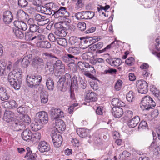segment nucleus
I'll return each mask as SVG.
<instances>
[{"label": "nucleus", "instance_id": "obj_1", "mask_svg": "<svg viewBox=\"0 0 160 160\" xmlns=\"http://www.w3.org/2000/svg\"><path fill=\"white\" fill-rule=\"evenodd\" d=\"M22 73L19 69L13 68L8 74V79L11 87L16 90L21 87L22 80Z\"/></svg>", "mask_w": 160, "mask_h": 160}, {"label": "nucleus", "instance_id": "obj_2", "mask_svg": "<svg viewBox=\"0 0 160 160\" xmlns=\"http://www.w3.org/2000/svg\"><path fill=\"white\" fill-rule=\"evenodd\" d=\"M14 115V113L12 111L5 110L3 120L8 122H10L12 127L15 129L23 128L24 124L19 122V120L13 117Z\"/></svg>", "mask_w": 160, "mask_h": 160}, {"label": "nucleus", "instance_id": "obj_3", "mask_svg": "<svg viewBox=\"0 0 160 160\" xmlns=\"http://www.w3.org/2000/svg\"><path fill=\"white\" fill-rule=\"evenodd\" d=\"M42 76L36 74H30L27 76L26 82L27 85L30 88H36L42 81Z\"/></svg>", "mask_w": 160, "mask_h": 160}, {"label": "nucleus", "instance_id": "obj_4", "mask_svg": "<svg viewBox=\"0 0 160 160\" xmlns=\"http://www.w3.org/2000/svg\"><path fill=\"white\" fill-rule=\"evenodd\" d=\"M25 39L27 41L37 42L38 41H42L45 38L44 35L37 34L32 32H26L25 33Z\"/></svg>", "mask_w": 160, "mask_h": 160}, {"label": "nucleus", "instance_id": "obj_5", "mask_svg": "<svg viewBox=\"0 0 160 160\" xmlns=\"http://www.w3.org/2000/svg\"><path fill=\"white\" fill-rule=\"evenodd\" d=\"M60 88H62L63 87L71 88L72 82L71 77L69 73H66L64 76L61 77L57 82Z\"/></svg>", "mask_w": 160, "mask_h": 160}, {"label": "nucleus", "instance_id": "obj_6", "mask_svg": "<svg viewBox=\"0 0 160 160\" xmlns=\"http://www.w3.org/2000/svg\"><path fill=\"white\" fill-rule=\"evenodd\" d=\"M59 133L57 130H52L51 134L54 146L56 148L59 147L62 142V137Z\"/></svg>", "mask_w": 160, "mask_h": 160}, {"label": "nucleus", "instance_id": "obj_7", "mask_svg": "<svg viewBox=\"0 0 160 160\" xmlns=\"http://www.w3.org/2000/svg\"><path fill=\"white\" fill-rule=\"evenodd\" d=\"M48 114L45 112H40L36 114L35 121L39 124H46L48 122Z\"/></svg>", "mask_w": 160, "mask_h": 160}, {"label": "nucleus", "instance_id": "obj_8", "mask_svg": "<svg viewBox=\"0 0 160 160\" xmlns=\"http://www.w3.org/2000/svg\"><path fill=\"white\" fill-rule=\"evenodd\" d=\"M137 90L141 94H146L148 92V84L143 80L137 81L136 83Z\"/></svg>", "mask_w": 160, "mask_h": 160}, {"label": "nucleus", "instance_id": "obj_9", "mask_svg": "<svg viewBox=\"0 0 160 160\" xmlns=\"http://www.w3.org/2000/svg\"><path fill=\"white\" fill-rule=\"evenodd\" d=\"M94 12L91 11H82L75 14V16L78 20L90 19L94 16Z\"/></svg>", "mask_w": 160, "mask_h": 160}, {"label": "nucleus", "instance_id": "obj_10", "mask_svg": "<svg viewBox=\"0 0 160 160\" xmlns=\"http://www.w3.org/2000/svg\"><path fill=\"white\" fill-rule=\"evenodd\" d=\"M50 112L52 118L55 120L63 118L64 116L63 112L59 108L52 107Z\"/></svg>", "mask_w": 160, "mask_h": 160}, {"label": "nucleus", "instance_id": "obj_11", "mask_svg": "<svg viewBox=\"0 0 160 160\" xmlns=\"http://www.w3.org/2000/svg\"><path fill=\"white\" fill-rule=\"evenodd\" d=\"M33 19L35 20L40 25H44L47 24L50 21L49 19L47 18L46 16L42 15L38 13H36L34 15Z\"/></svg>", "mask_w": 160, "mask_h": 160}, {"label": "nucleus", "instance_id": "obj_12", "mask_svg": "<svg viewBox=\"0 0 160 160\" xmlns=\"http://www.w3.org/2000/svg\"><path fill=\"white\" fill-rule=\"evenodd\" d=\"M155 42L156 43L152 47V53L160 60V37L156 39Z\"/></svg>", "mask_w": 160, "mask_h": 160}, {"label": "nucleus", "instance_id": "obj_13", "mask_svg": "<svg viewBox=\"0 0 160 160\" xmlns=\"http://www.w3.org/2000/svg\"><path fill=\"white\" fill-rule=\"evenodd\" d=\"M140 107L142 110H149L150 108V96L148 95L144 97L142 100Z\"/></svg>", "mask_w": 160, "mask_h": 160}, {"label": "nucleus", "instance_id": "obj_14", "mask_svg": "<svg viewBox=\"0 0 160 160\" xmlns=\"http://www.w3.org/2000/svg\"><path fill=\"white\" fill-rule=\"evenodd\" d=\"M55 129L54 130H57L58 132L61 131H64L66 129V125L64 122L60 119L55 121Z\"/></svg>", "mask_w": 160, "mask_h": 160}, {"label": "nucleus", "instance_id": "obj_15", "mask_svg": "<svg viewBox=\"0 0 160 160\" xmlns=\"http://www.w3.org/2000/svg\"><path fill=\"white\" fill-rule=\"evenodd\" d=\"M152 134L153 137V141L152 142L151 146L152 148H153V154L155 155H158L160 153V148L156 144V140H157V136L156 134L152 131Z\"/></svg>", "mask_w": 160, "mask_h": 160}, {"label": "nucleus", "instance_id": "obj_16", "mask_svg": "<svg viewBox=\"0 0 160 160\" xmlns=\"http://www.w3.org/2000/svg\"><path fill=\"white\" fill-rule=\"evenodd\" d=\"M20 121L19 120V122L24 124V128L21 129H15L16 131H19L20 130H22L26 128V124H29L31 121V119L27 115L24 114L20 116Z\"/></svg>", "mask_w": 160, "mask_h": 160}, {"label": "nucleus", "instance_id": "obj_17", "mask_svg": "<svg viewBox=\"0 0 160 160\" xmlns=\"http://www.w3.org/2000/svg\"><path fill=\"white\" fill-rule=\"evenodd\" d=\"M38 148L41 152H47L50 149V145L46 142L43 141L39 142Z\"/></svg>", "mask_w": 160, "mask_h": 160}, {"label": "nucleus", "instance_id": "obj_18", "mask_svg": "<svg viewBox=\"0 0 160 160\" xmlns=\"http://www.w3.org/2000/svg\"><path fill=\"white\" fill-rule=\"evenodd\" d=\"M13 16L11 11H7L5 12L3 15V20L6 24L10 23L12 20Z\"/></svg>", "mask_w": 160, "mask_h": 160}, {"label": "nucleus", "instance_id": "obj_19", "mask_svg": "<svg viewBox=\"0 0 160 160\" xmlns=\"http://www.w3.org/2000/svg\"><path fill=\"white\" fill-rule=\"evenodd\" d=\"M78 58L70 54H66L62 57L63 60L67 63H74L75 60L78 59Z\"/></svg>", "mask_w": 160, "mask_h": 160}, {"label": "nucleus", "instance_id": "obj_20", "mask_svg": "<svg viewBox=\"0 0 160 160\" xmlns=\"http://www.w3.org/2000/svg\"><path fill=\"white\" fill-rule=\"evenodd\" d=\"M85 98L89 102H95L97 100L96 94L90 90L86 91Z\"/></svg>", "mask_w": 160, "mask_h": 160}, {"label": "nucleus", "instance_id": "obj_21", "mask_svg": "<svg viewBox=\"0 0 160 160\" xmlns=\"http://www.w3.org/2000/svg\"><path fill=\"white\" fill-rule=\"evenodd\" d=\"M140 120V118L138 116H136L133 118L128 120L127 124L130 128L135 127L139 123Z\"/></svg>", "mask_w": 160, "mask_h": 160}, {"label": "nucleus", "instance_id": "obj_22", "mask_svg": "<svg viewBox=\"0 0 160 160\" xmlns=\"http://www.w3.org/2000/svg\"><path fill=\"white\" fill-rule=\"evenodd\" d=\"M10 98L9 94L7 92L6 89L3 87H0V98L2 101L6 100Z\"/></svg>", "mask_w": 160, "mask_h": 160}, {"label": "nucleus", "instance_id": "obj_23", "mask_svg": "<svg viewBox=\"0 0 160 160\" xmlns=\"http://www.w3.org/2000/svg\"><path fill=\"white\" fill-rule=\"evenodd\" d=\"M112 113L115 117L120 118L123 114V112L120 107H114L112 108Z\"/></svg>", "mask_w": 160, "mask_h": 160}, {"label": "nucleus", "instance_id": "obj_24", "mask_svg": "<svg viewBox=\"0 0 160 160\" xmlns=\"http://www.w3.org/2000/svg\"><path fill=\"white\" fill-rule=\"evenodd\" d=\"M13 23L14 25L18 28L22 30L25 31L28 28L27 25L23 21H17V20H15Z\"/></svg>", "mask_w": 160, "mask_h": 160}, {"label": "nucleus", "instance_id": "obj_25", "mask_svg": "<svg viewBox=\"0 0 160 160\" xmlns=\"http://www.w3.org/2000/svg\"><path fill=\"white\" fill-rule=\"evenodd\" d=\"M22 137L23 140L29 142L31 140L32 133L28 129H26L22 134Z\"/></svg>", "mask_w": 160, "mask_h": 160}, {"label": "nucleus", "instance_id": "obj_26", "mask_svg": "<svg viewBox=\"0 0 160 160\" xmlns=\"http://www.w3.org/2000/svg\"><path fill=\"white\" fill-rule=\"evenodd\" d=\"M149 67V65L146 63H143L140 66L141 69H143L142 75L144 78L146 79L148 77L150 74L149 71L148 69Z\"/></svg>", "mask_w": 160, "mask_h": 160}, {"label": "nucleus", "instance_id": "obj_27", "mask_svg": "<svg viewBox=\"0 0 160 160\" xmlns=\"http://www.w3.org/2000/svg\"><path fill=\"white\" fill-rule=\"evenodd\" d=\"M106 61L111 66L116 67L119 66L121 63V60L119 58H107Z\"/></svg>", "mask_w": 160, "mask_h": 160}, {"label": "nucleus", "instance_id": "obj_28", "mask_svg": "<svg viewBox=\"0 0 160 160\" xmlns=\"http://www.w3.org/2000/svg\"><path fill=\"white\" fill-rule=\"evenodd\" d=\"M26 13L23 10H19L16 13V18L17 21H23L26 19Z\"/></svg>", "mask_w": 160, "mask_h": 160}, {"label": "nucleus", "instance_id": "obj_29", "mask_svg": "<svg viewBox=\"0 0 160 160\" xmlns=\"http://www.w3.org/2000/svg\"><path fill=\"white\" fill-rule=\"evenodd\" d=\"M32 21L33 19L30 18L28 20V23H29L30 25L29 27V29L30 31L33 32L35 33H37V32H38V34L39 32L38 31V30H39L40 27L39 26L36 25L35 24H30V22H32Z\"/></svg>", "mask_w": 160, "mask_h": 160}, {"label": "nucleus", "instance_id": "obj_30", "mask_svg": "<svg viewBox=\"0 0 160 160\" xmlns=\"http://www.w3.org/2000/svg\"><path fill=\"white\" fill-rule=\"evenodd\" d=\"M55 68L54 64L50 62H47L45 67L46 72L53 73L54 72Z\"/></svg>", "mask_w": 160, "mask_h": 160}, {"label": "nucleus", "instance_id": "obj_31", "mask_svg": "<svg viewBox=\"0 0 160 160\" xmlns=\"http://www.w3.org/2000/svg\"><path fill=\"white\" fill-rule=\"evenodd\" d=\"M48 94L45 91H42L40 93V99L41 103L45 104L48 101Z\"/></svg>", "mask_w": 160, "mask_h": 160}, {"label": "nucleus", "instance_id": "obj_32", "mask_svg": "<svg viewBox=\"0 0 160 160\" xmlns=\"http://www.w3.org/2000/svg\"><path fill=\"white\" fill-rule=\"evenodd\" d=\"M112 104L114 107H123L125 106V103L121 100H120L118 98H115L112 100Z\"/></svg>", "mask_w": 160, "mask_h": 160}, {"label": "nucleus", "instance_id": "obj_33", "mask_svg": "<svg viewBox=\"0 0 160 160\" xmlns=\"http://www.w3.org/2000/svg\"><path fill=\"white\" fill-rule=\"evenodd\" d=\"M37 42V45L42 48H49L51 46V44L47 41H38Z\"/></svg>", "mask_w": 160, "mask_h": 160}, {"label": "nucleus", "instance_id": "obj_34", "mask_svg": "<svg viewBox=\"0 0 160 160\" xmlns=\"http://www.w3.org/2000/svg\"><path fill=\"white\" fill-rule=\"evenodd\" d=\"M67 50L70 53L73 54L74 55H77L80 52V48L78 47H70Z\"/></svg>", "mask_w": 160, "mask_h": 160}, {"label": "nucleus", "instance_id": "obj_35", "mask_svg": "<svg viewBox=\"0 0 160 160\" xmlns=\"http://www.w3.org/2000/svg\"><path fill=\"white\" fill-rule=\"evenodd\" d=\"M56 27L57 28L54 32L56 35L61 37H64L67 34L62 27L60 26L58 27Z\"/></svg>", "mask_w": 160, "mask_h": 160}, {"label": "nucleus", "instance_id": "obj_36", "mask_svg": "<svg viewBox=\"0 0 160 160\" xmlns=\"http://www.w3.org/2000/svg\"><path fill=\"white\" fill-rule=\"evenodd\" d=\"M78 134L81 137H85L88 136V132L84 128H79L77 129Z\"/></svg>", "mask_w": 160, "mask_h": 160}, {"label": "nucleus", "instance_id": "obj_37", "mask_svg": "<svg viewBox=\"0 0 160 160\" xmlns=\"http://www.w3.org/2000/svg\"><path fill=\"white\" fill-rule=\"evenodd\" d=\"M27 152L26 155L25 156V158L29 157V158L31 160H35L37 155L35 153H32V151L30 150V148L29 147L27 148Z\"/></svg>", "mask_w": 160, "mask_h": 160}, {"label": "nucleus", "instance_id": "obj_38", "mask_svg": "<svg viewBox=\"0 0 160 160\" xmlns=\"http://www.w3.org/2000/svg\"><path fill=\"white\" fill-rule=\"evenodd\" d=\"M46 85L48 90H53L54 87V82L53 80L51 78H48L47 79Z\"/></svg>", "mask_w": 160, "mask_h": 160}, {"label": "nucleus", "instance_id": "obj_39", "mask_svg": "<svg viewBox=\"0 0 160 160\" xmlns=\"http://www.w3.org/2000/svg\"><path fill=\"white\" fill-rule=\"evenodd\" d=\"M81 39L75 37H71L69 38V43L72 45H78L80 42Z\"/></svg>", "mask_w": 160, "mask_h": 160}, {"label": "nucleus", "instance_id": "obj_40", "mask_svg": "<svg viewBox=\"0 0 160 160\" xmlns=\"http://www.w3.org/2000/svg\"><path fill=\"white\" fill-rule=\"evenodd\" d=\"M40 11L42 13L46 15H50L52 13L50 7L42 6L40 7Z\"/></svg>", "mask_w": 160, "mask_h": 160}, {"label": "nucleus", "instance_id": "obj_41", "mask_svg": "<svg viewBox=\"0 0 160 160\" xmlns=\"http://www.w3.org/2000/svg\"><path fill=\"white\" fill-rule=\"evenodd\" d=\"M56 42L58 44L63 47L66 46L68 44L67 40L64 38H57Z\"/></svg>", "mask_w": 160, "mask_h": 160}, {"label": "nucleus", "instance_id": "obj_42", "mask_svg": "<svg viewBox=\"0 0 160 160\" xmlns=\"http://www.w3.org/2000/svg\"><path fill=\"white\" fill-rule=\"evenodd\" d=\"M17 112L22 115L27 113L28 110L27 107L25 105H22L18 108L17 109Z\"/></svg>", "mask_w": 160, "mask_h": 160}, {"label": "nucleus", "instance_id": "obj_43", "mask_svg": "<svg viewBox=\"0 0 160 160\" xmlns=\"http://www.w3.org/2000/svg\"><path fill=\"white\" fill-rule=\"evenodd\" d=\"M126 98L128 101L132 102L135 100L134 94L132 91H129L127 94Z\"/></svg>", "mask_w": 160, "mask_h": 160}, {"label": "nucleus", "instance_id": "obj_44", "mask_svg": "<svg viewBox=\"0 0 160 160\" xmlns=\"http://www.w3.org/2000/svg\"><path fill=\"white\" fill-rule=\"evenodd\" d=\"M41 137V133L39 132H35L32 134L31 141L37 142L40 139Z\"/></svg>", "mask_w": 160, "mask_h": 160}, {"label": "nucleus", "instance_id": "obj_45", "mask_svg": "<svg viewBox=\"0 0 160 160\" xmlns=\"http://www.w3.org/2000/svg\"><path fill=\"white\" fill-rule=\"evenodd\" d=\"M115 42H116V41L115 40V41H113L110 44L108 45L105 48L102 50H97L96 52V53H97L100 54L106 52L107 50L110 49L111 47H114L113 45L115 44Z\"/></svg>", "mask_w": 160, "mask_h": 160}, {"label": "nucleus", "instance_id": "obj_46", "mask_svg": "<svg viewBox=\"0 0 160 160\" xmlns=\"http://www.w3.org/2000/svg\"><path fill=\"white\" fill-rule=\"evenodd\" d=\"M28 56H25L24 57L22 60L21 61V63L23 67H27L29 64V58Z\"/></svg>", "mask_w": 160, "mask_h": 160}, {"label": "nucleus", "instance_id": "obj_47", "mask_svg": "<svg viewBox=\"0 0 160 160\" xmlns=\"http://www.w3.org/2000/svg\"><path fill=\"white\" fill-rule=\"evenodd\" d=\"M130 153L127 151H123L119 155V160H126V158L130 156Z\"/></svg>", "mask_w": 160, "mask_h": 160}, {"label": "nucleus", "instance_id": "obj_48", "mask_svg": "<svg viewBox=\"0 0 160 160\" xmlns=\"http://www.w3.org/2000/svg\"><path fill=\"white\" fill-rule=\"evenodd\" d=\"M6 64L5 62L0 61V75L3 76L5 74V69L6 68Z\"/></svg>", "mask_w": 160, "mask_h": 160}, {"label": "nucleus", "instance_id": "obj_49", "mask_svg": "<svg viewBox=\"0 0 160 160\" xmlns=\"http://www.w3.org/2000/svg\"><path fill=\"white\" fill-rule=\"evenodd\" d=\"M82 57L83 60H88L93 57V54L91 52H88L84 53L82 55Z\"/></svg>", "mask_w": 160, "mask_h": 160}, {"label": "nucleus", "instance_id": "obj_50", "mask_svg": "<svg viewBox=\"0 0 160 160\" xmlns=\"http://www.w3.org/2000/svg\"><path fill=\"white\" fill-rule=\"evenodd\" d=\"M38 123L35 122L34 123H32L30 125L31 129L34 131H37L41 128V125L38 124Z\"/></svg>", "mask_w": 160, "mask_h": 160}, {"label": "nucleus", "instance_id": "obj_51", "mask_svg": "<svg viewBox=\"0 0 160 160\" xmlns=\"http://www.w3.org/2000/svg\"><path fill=\"white\" fill-rule=\"evenodd\" d=\"M13 31L16 36L19 38L22 39L24 37V34L19 29L14 28L13 29Z\"/></svg>", "mask_w": 160, "mask_h": 160}, {"label": "nucleus", "instance_id": "obj_52", "mask_svg": "<svg viewBox=\"0 0 160 160\" xmlns=\"http://www.w3.org/2000/svg\"><path fill=\"white\" fill-rule=\"evenodd\" d=\"M152 88H151V92L152 93V94L157 98H158L160 95V92L158 90L156 87L154 85L152 86Z\"/></svg>", "mask_w": 160, "mask_h": 160}, {"label": "nucleus", "instance_id": "obj_53", "mask_svg": "<svg viewBox=\"0 0 160 160\" xmlns=\"http://www.w3.org/2000/svg\"><path fill=\"white\" fill-rule=\"evenodd\" d=\"M78 80L81 87L83 89H85L87 86V81L84 79H83L81 77L79 78Z\"/></svg>", "mask_w": 160, "mask_h": 160}, {"label": "nucleus", "instance_id": "obj_54", "mask_svg": "<svg viewBox=\"0 0 160 160\" xmlns=\"http://www.w3.org/2000/svg\"><path fill=\"white\" fill-rule=\"evenodd\" d=\"M133 112L129 110H127L125 112V118L126 119H130L132 117Z\"/></svg>", "mask_w": 160, "mask_h": 160}, {"label": "nucleus", "instance_id": "obj_55", "mask_svg": "<svg viewBox=\"0 0 160 160\" xmlns=\"http://www.w3.org/2000/svg\"><path fill=\"white\" fill-rule=\"evenodd\" d=\"M117 72L116 69L109 68L108 69H106L104 71V73L105 74H112L116 73Z\"/></svg>", "mask_w": 160, "mask_h": 160}, {"label": "nucleus", "instance_id": "obj_56", "mask_svg": "<svg viewBox=\"0 0 160 160\" xmlns=\"http://www.w3.org/2000/svg\"><path fill=\"white\" fill-rule=\"evenodd\" d=\"M55 65L58 68H60L64 70L65 67L64 65L62 63L61 60H57L56 61Z\"/></svg>", "mask_w": 160, "mask_h": 160}, {"label": "nucleus", "instance_id": "obj_57", "mask_svg": "<svg viewBox=\"0 0 160 160\" xmlns=\"http://www.w3.org/2000/svg\"><path fill=\"white\" fill-rule=\"evenodd\" d=\"M122 81L120 79L118 80L116 82L114 87L115 89L117 91L120 90L122 86Z\"/></svg>", "mask_w": 160, "mask_h": 160}, {"label": "nucleus", "instance_id": "obj_58", "mask_svg": "<svg viewBox=\"0 0 160 160\" xmlns=\"http://www.w3.org/2000/svg\"><path fill=\"white\" fill-rule=\"evenodd\" d=\"M18 5L21 7L24 8L28 5V2L26 0H18Z\"/></svg>", "mask_w": 160, "mask_h": 160}, {"label": "nucleus", "instance_id": "obj_59", "mask_svg": "<svg viewBox=\"0 0 160 160\" xmlns=\"http://www.w3.org/2000/svg\"><path fill=\"white\" fill-rule=\"evenodd\" d=\"M77 26L78 28L82 31L84 30L86 28V24L83 22H79Z\"/></svg>", "mask_w": 160, "mask_h": 160}, {"label": "nucleus", "instance_id": "obj_60", "mask_svg": "<svg viewBox=\"0 0 160 160\" xmlns=\"http://www.w3.org/2000/svg\"><path fill=\"white\" fill-rule=\"evenodd\" d=\"M33 62L35 63L39 64L43 62V60L39 57H35L33 59Z\"/></svg>", "mask_w": 160, "mask_h": 160}, {"label": "nucleus", "instance_id": "obj_61", "mask_svg": "<svg viewBox=\"0 0 160 160\" xmlns=\"http://www.w3.org/2000/svg\"><path fill=\"white\" fill-rule=\"evenodd\" d=\"M134 60V59L132 57H129L126 60V63L128 66H132L133 64Z\"/></svg>", "mask_w": 160, "mask_h": 160}, {"label": "nucleus", "instance_id": "obj_62", "mask_svg": "<svg viewBox=\"0 0 160 160\" xmlns=\"http://www.w3.org/2000/svg\"><path fill=\"white\" fill-rule=\"evenodd\" d=\"M58 70H56L54 74L57 77H59L61 76V74L64 72V70H62V69L60 68H57Z\"/></svg>", "mask_w": 160, "mask_h": 160}, {"label": "nucleus", "instance_id": "obj_63", "mask_svg": "<svg viewBox=\"0 0 160 160\" xmlns=\"http://www.w3.org/2000/svg\"><path fill=\"white\" fill-rule=\"evenodd\" d=\"M60 7L58 5L55 3H52L51 5L50 6V7L52 11V12H55Z\"/></svg>", "mask_w": 160, "mask_h": 160}, {"label": "nucleus", "instance_id": "obj_64", "mask_svg": "<svg viewBox=\"0 0 160 160\" xmlns=\"http://www.w3.org/2000/svg\"><path fill=\"white\" fill-rule=\"evenodd\" d=\"M9 101L11 108H16L18 107V104L15 100H10Z\"/></svg>", "mask_w": 160, "mask_h": 160}]
</instances>
